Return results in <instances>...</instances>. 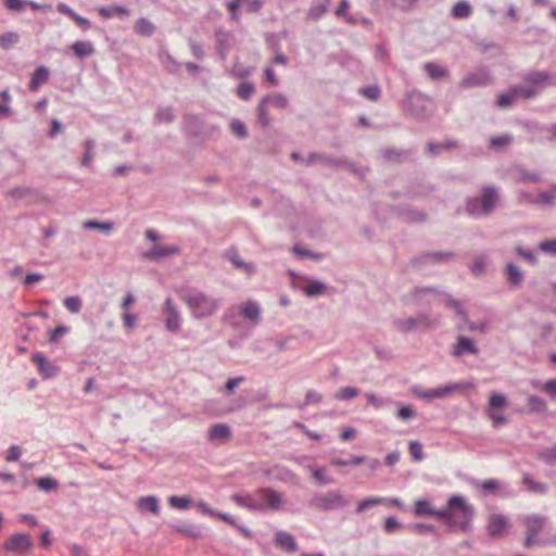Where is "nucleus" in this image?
I'll list each match as a JSON object with an SVG mask.
<instances>
[{
    "label": "nucleus",
    "instance_id": "obj_42",
    "mask_svg": "<svg viewBox=\"0 0 556 556\" xmlns=\"http://www.w3.org/2000/svg\"><path fill=\"white\" fill-rule=\"evenodd\" d=\"M84 146H85L86 151L81 157L80 164L84 167H89L94 157V149H96L97 143L93 139L88 138L85 140Z\"/></svg>",
    "mask_w": 556,
    "mask_h": 556
},
{
    "label": "nucleus",
    "instance_id": "obj_17",
    "mask_svg": "<svg viewBox=\"0 0 556 556\" xmlns=\"http://www.w3.org/2000/svg\"><path fill=\"white\" fill-rule=\"evenodd\" d=\"M453 257V252H427L413 258L412 263L415 266H422L425 264H444Z\"/></svg>",
    "mask_w": 556,
    "mask_h": 556
},
{
    "label": "nucleus",
    "instance_id": "obj_64",
    "mask_svg": "<svg viewBox=\"0 0 556 556\" xmlns=\"http://www.w3.org/2000/svg\"><path fill=\"white\" fill-rule=\"evenodd\" d=\"M408 451L414 460L420 462L425 458L422 444L419 441H410L408 445Z\"/></svg>",
    "mask_w": 556,
    "mask_h": 556
},
{
    "label": "nucleus",
    "instance_id": "obj_15",
    "mask_svg": "<svg viewBox=\"0 0 556 556\" xmlns=\"http://www.w3.org/2000/svg\"><path fill=\"white\" fill-rule=\"evenodd\" d=\"M479 349L476 342L465 336H458L455 344L452 346L451 355L454 357H463L465 355H477Z\"/></svg>",
    "mask_w": 556,
    "mask_h": 556
},
{
    "label": "nucleus",
    "instance_id": "obj_60",
    "mask_svg": "<svg viewBox=\"0 0 556 556\" xmlns=\"http://www.w3.org/2000/svg\"><path fill=\"white\" fill-rule=\"evenodd\" d=\"M446 305L455 311V314L462 318V320H467V312L464 309L463 304L459 300L453 299L451 295H446Z\"/></svg>",
    "mask_w": 556,
    "mask_h": 556
},
{
    "label": "nucleus",
    "instance_id": "obj_34",
    "mask_svg": "<svg viewBox=\"0 0 556 556\" xmlns=\"http://www.w3.org/2000/svg\"><path fill=\"white\" fill-rule=\"evenodd\" d=\"M233 500L241 507L248 508L252 511H260V506L256 502V492L252 494L235 495Z\"/></svg>",
    "mask_w": 556,
    "mask_h": 556
},
{
    "label": "nucleus",
    "instance_id": "obj_25",
    "mask_svg": "<svg viewBox=\"0 0 556 556\" xmlns=\"http://www.w3.org/2000/svg\"><path fill=\"white\" fill-rule=\"evenodd\" d=\"M521 483L526 491L532 494L544 495L548 491V485L546 483L534 480V478L528 472L522 475Z\"/></svg>",
    "mask_w": 556,
    "mask_h": 556
},
{
    "label": "nucleus",
    "instance_id": "obj_24",
    "mask_svg": "<svg viewBox=\"0 0 556 556\" xmlns=\"http://www.w3.org/2000/svg\"><path fill=\"white\" fill-rule=\"evenodd\" d=\"M274 542L280 548L291 554L295 553L299 548L294 536L286 531H278L275 534Z\"/></svg>",
    "mask_w": 556,
    "mask_h": 556
},
{
    "label": "nucleus",
    "instance_id": "obj_38",
    "mask_svg": "<svg viewBox=\"0 0 556 556\" xmlns=\"http://www.w3.org/2000/svg\"><path fill=\"white\" fill-rule=\"evenodd\" d=\"M457 147V142L453 139H446L443 142H429L427 144V153L438 155L442 150H451Z\"/></svg>",
    "mask_w": 556,
    "mask_h": 556
},
{
    "label": "nucleus",
    "instance_id": "obj_31",
    "mask_svg": "<svg viewBox=\"0 0 556 556\" xmlns=\"http://www.w3.org/2000/svg\"><path fill=\"white\" fill-rule=\"evenodd\" d=\"M226 257L236 268L243 269L249 275L255 273V265L253 263L244 262L236 250L227 251Z\"/></svg>",
    "mask_w": 556,
    "mask_h": 556
},
{
    "label": "nucleus",
    "instance_id": "obj_46",
    "mask_svg": "<svg viewBox=\"0 0 556 556\" xmlns=\"http://www.w3.org/2000/svg\"><path fill=\"white\" fill-rule=\"evenodd\" d=\"M331 0H325V2L314 3L307 13V17L312 21H318L329 8Z\"/></svg>",
    "mask_w": 556,
    "mask_h": 556
},
{
    "label": "nucleus",
    "instance_id": "obj_40",
    "mask_svg": "<svg viewBox=\"0 0 556 556\" xmlns=\"http://www.w3.org/2000/svg\"><path fill=\"white\" fill-rule=\"evenodd\" d=\"M253 72V67L245 66L240 62H236L229 70H227V74L237 79H244L250 76Z\"/></svg>",
    "mask_w": 556,
    "mask_h": 556
},
{
    "label": "nucleus",
    "instance_id": "obj_33",
    "mask_svg": "<svg viewBox=\"0 0 556 556\" xmlns=\"http://www.w3.org/2000/svg\"><path fill=\"white\" fill-rule=\"evenodd\" d=\"M134 29L142 37H151L155 33L156 26L147 17H140L135 23Z\"/></svg>",
    "mask_w": 556,
    "mask_h": 556
},
{
    "label": "nucleus",
    "instance_id": "obj_53",
    "mask_svg": "<svg viewBox=\"0 0 556 556\" xmlns=\"http://www.w3.org/2000/svg\"><path fill=\"white\" fill-rule=\"evenodd\" d=\"M157 123H173L175 121V113L172 106L159 108L155 113Z\"/></svg>",
    "mask_w": 556,
    "mask_h": 556
},
{
    "label": "nucleus",
    "instance_id": "obj_19",
    "mask_svg": "<svg viewBox=\"0 0 556 556\" xmlns=\"http://www.w3.org/2000/svg\"><path fill=\"white\" fill-rule=\"evenodd\" d=\"M231 38L232 35L228 30L223 28L215 30L216 53L222 61H225L228 55Z\"/></svg>",
    "mask_w": 556,
    "mask_h": 556
},
{
    "label": "nucleus",
    "instance_id": "obj_18",
    "mask_svg": "<svg viewBox=\"0 0 556 556\" xmlns=\"http://www.w3.org/2000/svg\"><path fill=\"white\" fill-rule=\"evenodd\" d=\"M481 207L483 217L489 216L496 207L498 201V193L495 187L485 186L482 188L481 197Z\"/></svg>",
    "mask_w": 556,
    "mask_h": 556
},
{
    "label": "nucleus",
    "instance_id": "obj_22",
    "mask_svg": "<svg viewBox=\"0 0 556 556\" xmlns=\"http://www.w3.org/2000/svg\"><path fill=\"white\" fill-rule=\"evenodd\" d=\"M504 276L511 288H519L525 281V273L511 262L505 265Z\"/></svg>",
    "mask_w": 556,
    "mask_h": 556
},
{
    "label": "nucleus",
    "instance_id": "obj_37",
    "mask_svg": "<svg viewBox=\"0 0 556 556\" xmlns=\"http://www.w3.org/2000/svg\"><path fill=\"white\" fill-rule=\"evenodd\" d=\"M240 313L245 319L254 321L260 318L261 308L256 302L248 301L242 305Z\"/></svg>",
    "mask_w": 556,
    "mask_h": 556
},
{
    "label": "nucleus",
    "instance_id": "obj_63",
    "mask_svg": "<svg viewBox=\"0 0 556 556\" xmlns=\"http://www.w3.org/2000/svg\"><path fill=\"white\" fill-rule=\"evenodd\" d=\"M359 393V390L357 388H354V387H344L342 389H340L334 397L338 400V401H349L355 396H357Z\"/></svg>",
    "mask_w": 556,
    "mask_h": 556
},
{
    "label": "nucleus",
    "instance_id": "obj_36",
    "mask_svg": "<svg viewBox=\"0 0 556 556\" xmlns=\"http://www.w3.org/2000/svg\"><path fill=\"white\" fill-rule=\"evenodd\" d=\"M516 89H517V85L510 87L508 89V91L501 93L497 97V101H496L497 106L502 108V109L508 108L513 104V102L516 99H520L519 93L517 91H515Z\"/></svg>",
    "mask_w": 556,
    "mask_h": 556
},
{
    "label": "nucleus",
    "instance_id": "obj_28",
    "mask_svg": "<svg viewBox=\"0 0 556 556\" xmlns=\"http://www.w3.org/2000/svg\"><path fill=\"white\" fill-rule=\"evenodd\" d=\"M98 13L103 18H124L130 15L129 9L123 5L100 7Z\"/></svg>",
    "mask_w": 556,
    "mask_h": 556
},
{
    "label": "nucleus",
    "instance_id": "obj_11",
    "mask_svg": "<svg viewBox=\"0 0 556 556\" xmlns=\"http://www.w3.org/2000/svg\"><path fill=\"white\" fill-rule=\"evenodd\" d=\"M34 545L30 535L25 533H15L9 536L3 545V551L8 553L24 554L27 553Z\"/></svg>",
    "mask_w": 556,
    "mask_h": 556
},
{
    "label": "nucleus",
    "instance_id": "obj_55",
    "mask_svg": "<svg viewBox=\"0 0 556 556\" xmlns=\"http://www.w3.org/2000/svg\"><path fill=\"white\" fill-rule=\"evenodd\" d=\"M35 482L40 490L46 492L54 491L59 486V482L49 476L40 477Z\"/></svg>",
    "mask_w": 556,
    "mask_h": 556
},
{
    "label": "nucleus",
    "instance_id": "obj_8",
    "mask_svg": "<svg viewBox=\"0 0 556 556\" xmlns=\"http://www.w3.org/2000/svg\"><path fill=\"white\" fill-rule=\"evenodd\" d=\"M475 485L485 495L497 494L503 498H511L515 496V491L510 488V485L497 479L475 481Z\"/></svg>",
    "mask_w": 556,
    "mask_h": 556
},
{
    "label": "nucleus",
    "instance_id": "obj_52",
    "mask_svg": "<svg viewBox=\"0 0 556 556\" xmlns=\"http://www.w3.org/2000/svg\"><path fill=\"white\" fill-rule=\"evenodd\" d=\"M326 286L319 280H309L304 287V293L307 296H317L324 293Z\"/></svg>",
    "mask_w": 556,
    "mask_h": 556
},
{
    "label": "nucleus",
    "instance_id": "obj_50",
    "mask_svg": "<svg viewBox=\"0 0 556 556\" xmlns=\"http://www.w3.org/2000/svg\"><path fill=\"white\" fill-rule=\"evenodd\" d=\"M358 93L370 101H378L381 97V88L378 85H369L359 88Z\"/></svg>",
    "mask_w": 556,
    "mask_h": 556
},
{
    "label": "nucleus",
    "instance_id": "obj_5",
    "mask_svg": "<svg viewBox=\"0 0 556 556\" xmlns=\"http://www.w3.org/2000/svg\"><path fill=\"white\" fill-rule=\"evenodd\" d=\"M492 84L491 71L486 65H480L475 71L468 72L460 79L458 87L463 90L486 87Z\"/></svg>",
    "mask_w": 556,
    "mask_h": 556
},
{
    "label": "nucleus",
    "instance_id": "obj_35",
    "mask_svg": "<svg viewBox=\"0 0 556 556\" xmlns=\"http://www.w3.org/2000/svg\"><path fill=\"white\" fill-rule=\"evenodd\" d=\"M472 13V7L467 1H458L452 8L451 15L457 20L468 18Z\"/></svg>",
    "mask_w": 556,
    "mask_h": 556
},
{
    "label": "nucleus",
    "instance_id": "obj_59",
    "mask_svg": "<svg viewBox=\"0 0 556 556\" xmlns=\"http://www.w3.org/2000/svg\"><path fill=\"white\" fill-rule=\"evenodd\" d=\"M83 226L85 229H99L106 233H109L113 229V223L99 222V220H94V219L86 220Z\"/></svg>",
    "mask_w": 556,
    "mask_h": 556
},
{
    "label": "nucleus",
    "instance_id": "obj_41",
    "mask_svg": "<svg viewBox=\"0 0 556 556\" xmlns=\"http://www.w3.org/2000/svg\"><path fill=\"white\" fill-rule=\"evenodd\" d=\"M534 202L544 206H554L556 204V185L549 190L540 192Z\"/></svg>",
    "mask_w": 556,
    "mask_h": 556
},
{
    "label": "nucleus",
    "instance_id": "obj_2",
    "mask_svg": "<svg viewBox=\"0 0 556 556\" xmlns=\"http://www.w3.org/2000/svg\"><path fill=\"white\" fill-rule=\"evenodd\" d=\"M181 300L186 303L191 315L197 319L212 316L219 308L220 301L197 288H187L180 292Z\"/></svg>",
    "mask_w": 556,
    "mask_h": 556
},
{
    "label": "nucleus",
    "instance_id": "obj_51",
    "mask_svg": "<svg viewBox=\"0 0 556 556\" xmlns=\"http://www.w3.org/2000/svg\"><path fill=\"white\" fill-rule=\"evenodd\" d=\"M255 92V86L251 81H242L237 87V96L241 100H249Z\"/></svg>",
    "mask_w": 556,
    "mask_h": 556
},
{
    "label": "nucleus",
    "instance_id": "obj_27",
    "mask_svg": "<svg viewBox=\"0 0 556 556\" xmlns=\"http://www.w3.org/2000/svg\"><path fill=\"white\" fill-rule=\"evenodd\" d=\"M424 71L427 74V76L432 80H439L442 78L450 77V71L447 70V67L435 62L425 63Z\"/></svg>",
    "mask_w": 556,
    "mask_h": 556
},
{
    "label": "nucleus",
    "instance_id": "obj_30",
    "mask_svg": "<svg viewBox=\"0 0 556 556\" xmlns=\"http://www.w3.org/2000/svg\"><path fill=\"white\" fill-rule=\"evenodd\" d=\"M231 435V429L226 424H215L208 430V439L211 441H226Z\"/></svg>",
    "mask_w": 556,
    "mask_h": 556
},
{
    "label": "nucleus",
    "instance_id": "obj_7",
    "mask_svg": "<svg viewBox=\"0 0 556 556\" xmlns=\"http://www.w3.org/2000/svg\"><path fill=\"white\" fill-rule=\"evenodd\" d=\"M462 388L463 386L460 383L450 382L444 386H439L432 389H422L419 387H415L413 389V393L419 399L430 402L435 399L446 397L453 392L459 391Z\"/></svg>",
    "mask_w": 556,
    "mask_h": 556
},
{
    "label": "nucleus",
    "instance_id": "obj_54",
    "mask_svg": "<svg viewBox=\"0 0 556 556\" xmlns=\"http://www.w3.org/2000/svg\"><path fill=\"white\" fill-rule=\"evenodd\" d=\"M191 503H192L191 497L187 496V495H184V496L173 495L168 498L169 506L173 508L179 509V510H185V509L189 508Z\"/></svg>",
    "mask_w": 556,
    "mask_h": 556
},
{
    "label": "nucleus",
    "instance_id": "obj_6",
    "mask_svg": "<svg viewBox=\"0 0 556 556\" xmlns=\"http://www.w3.org/2000/svg\"><path fill=\"white\" fill-rule=\"evenodd\" d=\"M430 99L425 93L413 90L406 93L404 104L416 118H425L429 115L428 104Z\"/></svg>",
    "mask_w": 556,
    "mask_h": 556
},
{
    "label": "nucleus",
    "instance_id": "obj_61",
    "mask_svg": "<svg viewBox=\"0 0 556 556\" xmlns=\"http://www.w3.org/2000/svg\"><path fill=\"white\" fill-rule=\"evenodd\" d=\"M309 469L312 471L313 477L315 478V480L319 484L326 485V484H330V483L333 482V479L326 475V469L325 468H323V467H311Z\"/></svg>",
    "mask_w": 556,
    "mask_h": 556
},
{
    "label": "nucleus",
    "instance_id": "obj_58",
    "mask_svg": "<svg viewBox=\"0 0 556 556\" xmlns=\"http://www.w3.org/2000/svg\"><path fill=\"white\" fill-rule=\"evenodd\" d=\"M63 305L72 314H77L81 309L83 302H81V299L78 295H73V296L65 298L63 300Z\"/></svg>",
    "mask_w": 556,
    "mask_h": 556
},
{
    "label": "nucleus",
    "instance_id": "obj_32",
    "mask_svg": "<svg viewBox=\"0 0 556 556\" xmlns=\"http://www.w3.org/2000/svg\"><path fill=\"white\" fill-rule=\"evenodd\" d=\"M48 78L49 70L43 65L38 66L31 75L29 81V89L33 91L37 90L42 84H45L48 80Z\"/></svg>",
    "mask_w": 556,
    "mask_h": 556
},
{
    "label": "nucleus",
    "instance_id": "obj_12",
    "mask_svg": "<svg viewBox=\"0 0 556 556\" xmlns=\"http://www.w3.org/2000/svg\"><path fill=\"white\" fill-rule=\"evenodd\" d=\"M165 315V328L169 332H178L181 327V317L170 298H167L163 304Z\"/></svg>",
    "mask_w": 556,
    "mask_h": 556
},
{
    "label": "nucleus",
    "instance_id": "obj_4",
    "mask_svg": "<svg viewBox=\"0 0 556 556\" xmlns=\"http://www.w3.org/2000/svg\"><path fill=\"white\" fill-rule=\"evenodd\" d=\"M348 500L338 491H329L327 493H316L308 502V506L318 510H338L346 507Z\"/></svg>",
    "mask_w": 556,
    "mask_h": 556
},
{
    "label": "nucleus",
    "instance_id": "obj_1",
    "mask_svg": "<svg viewBox=\"0 0 556 556\" xmlns=\"http://www.w3.org/2000/svg\"><path fill=\"white\" fill-rule=\"evenodd\" d=\"M414 514L417 517H438L445 521L451 531L458 530L462 533L472 529L476 508L460 494L451 495L446 507L435 509L427 498H418L414 505Z\"/></svg>",
    "mask_w": 556,
    "mask_h": 556
},
{
    "label": "nucleus",
    "instance_id": "obj_14",
    "mask_svg": "<svg viewBox=\"0 0 556 556\" xmlns=\"http://www.w3.org/2000/svg\"><path fill=\"white\" fill-rule=\"evenodd\" d=\"M31 361L37 365L38 371L43 379H50L60 372V368L41 352H36Z\"/></svg>",
    "mask_w": 556,
    "mask_h": 556
},
{
    "label": "nucleus",
    "instance_id": "obj_9",
    "mask_svg": "<svg viewBox=\"0 0 556 556\" xmlns=\"http://www.w3.org/2000/svg\"><path fill=\"white\" fill-rule=\"evenodd\" d=\"M439 294L440 290L434 287H416L410 295L404 296V300L407 304L429 308L432 305V298Z\"/></svg>",
    "mask_w": 556,
    "mask_h": 556
},
{
    "label": "nucleus",
    "instance_id": "obj_62",
    "mask_svg": "<svg viewBox=\"0 0 556 556\" xmlns=\"http://www.w3.org/2000/svg\"><path fill=\"white\" fill-rule=\"evenodd\" d=\"M511 141H513V136L509 134L492 137L490 139V148L498 150L503 147L510 144Z\"/></svg>",
    "mask_w": 556,
    "mask_h": 556
},
{
    "label": "nucleus",
    "instance_id": "obj_47",
    "mask_svg": "<svg viewBox=\"0 0 556 556\" xmlns=\"http://www.w3.org/2000/svg\"><path fill=\"white\" fill-rule=\"evenodd\" d=\"M527 404L531 413H544L547 409L545 400L538 395H530L527 399Z\"/></svg>",
    "mask_w": 556,
    "mask_h": 556
},
{
    "label": "nucleus",
    "instance_id": "obj_16",
    "mask_svg": "<svg viewBox=\"0 0 556 556\" xmlns=\"http://www.w3.org/2000/svg\"><path fill=\"white\" fill-rule=\"evenodd\" d=\"M509 527V519L502 514H491L486 522V532L491 538H497L505 533Z\"/></svg>",
    "mask_w": 556,
    "mask_h": 556
},
{
    "label": "nucleus",
    "instance_id": "obj_43",
    "mask_svg": "<svg viewBox=\"0 0 556 556\" xmlns=\"http://www.w3.org/2000/svg\"><path fill=\"white\" fill-rule=\"evenodd\" d=\"M393 326L403 333L413 332L418 328L414 317L396 318L393 320Z\"/></svg>",
    "mask_w": 556,
    "mask_h": 556
},
{
    "label": "nucleus",
    "instance_id": "obj_48",
    "mask_svg": "<svg viewBox=\"0 0 556 556\" xmlns=\"http://www.w3.org/2000/svg\"><path fill=\"white\" fill-rule=\"evenodd\" d=\"M463 323L464 324L457 325L456 327L459 331H464L465 329L469 331H478L480 333H485L488 331V325L485 321L475 323L467 317V320H463Z\"/></svg>",
    "mask_w": 556,
    "mask_h": 556
},
{
    "label": "nucleus",
    "instance_id": "obj_49",
    "mask_svg": "<svg viewBox=\"0 0 556 556\" xmlns=\"http://www.w3.org/2000/svg\"><path fill=\"white\" fill-rule=\"evenodd\" d=\"M20 41V35L15 31L0 34V48L9 50Z\"/></svg>",
    "mask_w": 556,
    "mask_h": 556
},
{
    "label": "nucleus",
    "instance_id": "obj_39",
    "mask_svg": "<svg viewBox=\"0 0 556 556\" xmlns=\"http://www.w3.org/2000/svg\"><path fill=\"white\" fill-rule=\"evenodd\" d=\"M72 49L77 58H86L94 52L93 45L90 41H75Z\"/></svg>",
    "mask_w": 556,
    "mask_h": 556
},
{
    "label": "nucleus",
    "instance_id": "obj_21",
    "mask_svg": "<svg viewBox=\"0 0 556 556\" xmlns=\"http://www.w3.org/2000/svg\"><path fill=\"white\" fill-rule=\"evenodd\" d=\"M180 249L176 245H153L149 251L143 253L147 260L159 261L161 258L178 255Z\"/></svg>",
    "mask_w": 556,
    "mask_h": 556
},
{
    "label": "nucleus",
    "instance_id": "obj_44",
    "mask_svg": "<svg viewBox=\"0 0 556 556\" xmlns=\"http://www.w3.org/2000/svg\"><path fill=\"white\" fill-rule=\"evenodd\" d=\"M383 504H384V500H381L380 496H369V497L362 500L357 504L355 513L357 515H359L377 505H383Z\"/></svg>",
    "mask_w": 556,
    "mask_h": 556
},
{
    "label": "nucleus",
    "instance_id": "obj_13",
    "mask_svg": "<svg viewBox=\"0 0 556 556\" xmlns=\"http://www.w3.org/2000/svg\"><path fill=\"white\" fill-rule=\"evenodd\" d=\"M306 165H313L315 163H321L328 167H340V166H351L349 160L345 156H331L324 153H311L307 159H305Z\"/></svg>",
    "mask_w": 556,
    "mask_h": 556
},
{
    "label": "nucleus",
    "instance_id": "obj_56",
    "mask_svg": "<svg viewBox=\"0 0 556 556\" xmlns=\"http://www.w3.org/2000/svg\"><path fill=\"white\" fill-rule=\"evenodd\" d=\"M507 404V399L504 394L492 393L489 399L486 410H497Z\"/></svg>",
    "mask_w": 556,
    "mask_h": 556
},
{
    "label": "nucleus",
    "instance_id": "obj_26",
    "mask_svg": "<svg viewBox=\"0 0 556 556\" xmlns=\"http://www.w3.org/2000/svg\"><path fill=\"white\" fill-rule=\"evenodd\" d=\"M137 508L141 513H151L155 516L159 515L161 510L160 502L154 495H148L138 498Z\"/></svg>",
    "mask_w": 556,
    "mask_h": 556
},
{
    "label": "nucleus",
    "instance_id": "obj_57",
    "mask_svg": "<svg viewBox=\"0 0 556 556\" xmlns=\"http://www.w3.org/2000/svg\"><path fill=\"white\" fill-rule=\"evenodd\" d=\"M350 8V2L349 0H341L340 1V4L339 7L336 9L334 11V14L338 16V17H342L344 18V21L350 24V25H355L356 24V18L351 16V15H348L346 14V10Z\"/></svg>",
    "mask_w": 556,
    "mask_h": 556
},
{
    "label": "nucleus",
    "instance_id": "obj_23",
    "mask_svg": "<svg viewBox=\"0 0 556 556\" xmlns=\"http://www.w3.org/2000/svg\"><path fill=\"white\" fill-rule=\"evenodd\" d=\"M521 521L527 529V533L539 534L544 528L547 518L539 514H531L522 516Z\"/></svg>",
    "mask_w": 556,
    "mask_h": 556
},
{
    "label": "nucleus",
    "instance_id": "obj_45",
    "mask_svg": "<svg viewBox=\"0 0 556 556\" xmlns=\"http://www.w3.org/2000/svg\"><path fill=\"white\" fill-rule=\"evenodd\" d=\"M466 212L468 215L475 218L483 217L482 215V207H481V200L479 197L469 198L466 201Z\"/></svg>",
    "mask_w": 556,
    "mask_h": 556
},
{
    "label": "nucleus",
    "instance_id": "obj_20",
    "mask_svg": "<svg viewBox=\"0 0 556 556\" xmlns=\"http://www.w3.org/2000/svg\"><path fill=\"white\" fill-rule=\"evenodd\" d=\"M416 152L415 149H396L386 148L380 150L381 157L388 163H401L406 161L412 154Z\"/></svg>",
    "mask_w": 556,
    "mask_h": 556
},
{
    "label": "nucleus",
    "instance_id": "obj_29",
    "mask_svg": "<svg viewBox=\"0 0 556 556\" xmlns=\"http://www.w3.org/2000/svg\"><path fill=\"white\" fill-rule=\"evenodd\" d=\"M159 60L162 66L170 74L178 73L181 63H179L167 50L162 49L159 52Z\"/></svg>",
    "mask_w": 556,
    "mask_h": 556
},
{
    "label": "nucleus",
    "instance_id": "obj_10",
    "mask_svg": "<svg viewBox=\"0 0 556 556\" xmlns=\"http://www.w3.org/2000/svg\"><path fill=\"white\" fill-rule=\"evenodd\" d=\"M256 492V502L260 506V511L276 510L282 504V494L270 488H262Z\"/></svg>",
    "mask_w": 556,
    "mask_h": 556
},
{
    "label": "nucleus",
    "instance_id": "obj_3",
    "mask_svg": "<svg viewBox=\"0 0 556 556\" xmlns=\"http://www.w3.org/2000/svg\"><path fill=\"white\" fill-rule=\"evenodd\" d=\"M556 86V73L531 71L525 74L523 83L517 85L520 99L530 100L538 97L545 88Z\"/></svg>",
    "mask_w": 556,
    "mask_h": 556
}]
</instances>
